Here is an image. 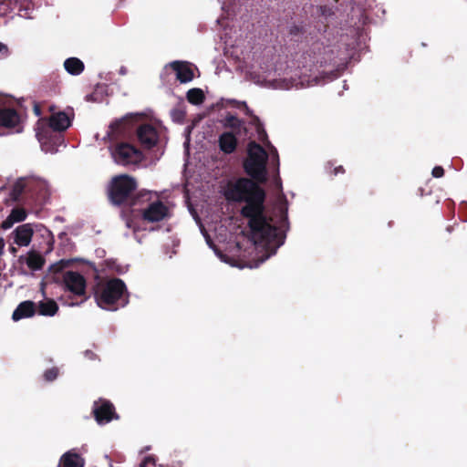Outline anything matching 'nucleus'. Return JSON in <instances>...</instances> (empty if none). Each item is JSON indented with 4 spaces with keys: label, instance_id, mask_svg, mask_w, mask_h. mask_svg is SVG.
<instances>
[{
    "label": "nucleus",
    "instance_id": "dca6fc26",
    "mask_svg": "<svg viewBox=\"0 0 467 467\" xmlns=\"http://www.w3.org/2000/svg\"><path fill=\"white\" fill-rule=\"evenodd\" d=\"M241 0H222L223 15L216 19V23L225 27L228 25L224 23L225 19L234 18L241 11Z\"/></svg>",
    "mask_w": 467,
    "mask_h": 467
},
{
    "label": "nucleus",
    "instance_id": "2eb2a0df",
    "mask_svg": "<svg viewBox=\"0 0 467 467\" xmlns=\"http://www.w3.org/2000/svg\"><path fill=\"white\" fill-rule=\"evenodd\" d=\"M167 211V207L161 202H154L144 209L142 216L150 223L160 222L164 219Z\"/></svg>",
    "mask_w": 467,
    "mask_h": 467
},
{
    "label": "nucleus",
    "instance_id": "5701e85b",
    "mask_svg": "<svg viewBox=\"0 0 467 467\" xmlns=\"http://www.w3.org/2000/svg\"><path fill=\"white\" fill-rule=\"evenodd\" d=\"M222 125L224 128H229L236 130L239 134H241V130H244V133L247 132V128L245 127V122L239 118H237L234 114L228 112L224 118L221 120Z\"/></svg>",
    "mask_w": 467,
    "mask_h": 467
},
{
    "label": "nucleus",
    "instance_id": "a878e982",
    "mask_svg": "<svg viewBox=\"0 0 467 467\" xmlns=\"http://www.w3.org/2000/svg\"><path fill=\"white\" fill-rule=\"evenodd\" d=\"M39 7V5L35 0H26L21 3L18 8V15L26 19H33L34 12Z\"/></svg>",
    "mask_w": 467,
    "mask_h": 467
},
{
    "label": "nucleus",
    "instance_id": "79ce46f5",
    "mask_svg": "<svg viewBox=\"0 0 467 467\" xmlns=\"http://www.w3.org/2000/svg\"><path fill=\"white\" fill-rule=\"evenodd\" d=\"M119 74L120 75H126L127 74V68L125 67H121L119 68Z\"/></svg>",
    "mask_w": 467,
    "mask_h": 467
},
{
    "label": "nucleus",
    "instance_id": "c9c22d12",
    "mask_svg": "<svg viewBox=\"0 0 467 467\" xmlns=\"http://www.w3.org/2000/svg\"><path fill=\"white\" fill-rule=\"evenodd\" d=\"M431 175L434 178H441L444 175V170L441 166H435L431 171Z\"/></svg>",
    "mask_w": 467,
    "mask_h": 467
},
{
    "label": "nucleus",
    "instance_id": "2f4dec72",
    "mask_svg": "<svg viewBox=\"0 0 467 467\" xmlns=\"http://www.w3.org/2000/svg\"><path fill=\"white\" fill-rule=\"evenodd\" d=\"M59 373H60L59 368L52 367V368H47L43 372V378H44L45 381H47V382H53L58 378Z\"/></svg>",
    "mask_w": 467,
    "mask_h": 467
},
{
    "label": "nucleus",
    "instance_id": "49530a36",
    "mask_svg": "<svg viewBox=\"0 0 467 467\" xmlns=\"http://www.w3.org/2000/svg\"><path fill=\"white\" fill-rule=\"evenodd\" d=\"M68 306H79V303H69Z\"/></svg>",
    "mask_w": 467,
    "mask_h": 467
},
{
    "label": "nucleus",
    "instance_id": "e433bc0d",
    "mask_svg": "<svg viewBox=\"0 0 467 467\" xmlns=\"http://www.w3.org/2000/svg\"><path fill=\"white\" fill-rule=\"evenodd\" d=\"M84 357L88 359H90V360H95L97 359V355L91 351V350H86L84 352Z\"/></svg>",
    "mask_w": 467,
    "mask_h": 467
},
{
    "label": "nucleus",
    "instance_id": "f8f14e48",
    "mask_svg": "<svg viewBox=\"0 0 467 467\" xmlns=\"http://www.w3.org/2000/svg\"><path fill=\"white\" fill-rule=\"evenodd\" d=\"M137 137L142 146L150 149L157 144L159 132L152 124L146 123L138 127Z\"/></svg>",
    "mask_w": 467,
    "mask_h": 467
},
{
    "label": "nucleus",
    "instance_id": "412c9836",
    "mask_svg": "<svg viewBox=\"0 0 467 467\" xmlns=\"http://www.w3.org/2000/svg\"><path fill=\"white\" fill-rule=\"evenodd\" d=\"M26 212L22 208H14L9 215L3 221L1 227L4 230L10 229L15 223L24 222L26 219Z\"/></svg>",
    "mask_w": 467,
    "mask_h": 467
},
{
    "label": "nucleus",
    "instance_id": "473e14b6",
    "mask_svg": "<svg viewBox=\"0 0 467 467\" xmlns=\"http://www.w3.org/2000/svg\"><path fill=\"white\" fill-rule=\"evenodd\" d=\"M76 259H61L60 261L51 265L49 266V271L51 273H58L67 267L73 261Z\"/></svg>",
    "mask_w": 467,
    "mask_h": 467
},
{
    "label": "nucleus",
    "instance_id": "4c0bfd02",
    "mask_svg": "<svg viewBox=\"0 0 467 467\" xmlns=\"http://www.w3.org/2000/svg\"><path fill=\"white\" fill-rule=\"evenodd\" d=\"M339 173H344V169L341 165L335 167L333 170V174L336 176Z\"/></svg>",
    "mask_w": 467,
    "mask_h": 467
},
{
    "label": "nucleus",
    "instance_id": "6e6552de",
    "mask_svg": "<svg viewBox=\"0 0 467 467\" xmlns=\"http://www.w3.org/2000/svg\"><path fill=\"white\" fill-rule=\"evenodd\" d=\"M62 288L75 296L86 295L87 282L78 272L67 271L62 275Z\"/></svg>",
    "mask_w": 467,
    "mask_h": 467
},
{
    "label": "nucleus",
    "instance_id": "7c9ffc66",
    "mask_svg": "<svg viewBox=\"0 0 467 467\" xmlns=\"http://www.w3.org/2000/svg\"><path fill=\"white\" fill-rule=\"evenodd\" d=\"M187 99L193 105H200L204 99V95L200 88H192L187 92Z\"/></svg>",
    "mask_w": 467,
    "mask_h": 467
},
{
    "label": "nucleus",
    "instance_id": "bb28decb",
    "mask_svg": "<svg viewBox=\"0 0 467 467\" xmlns=\"http://www.w3.org/2000/svg\"><path fill=\"white\" fill-rule=\"evenodd\" d=\"M201 233L203 235L205 242L207 245L214 252L215 255L223 263L232 265V259H230L226 254H223L213 244L211 236L208 234V233L205 231L203 226L201 225L200 227Z\"/></svg>",
    "mask_w": 467,
    "mask_h": 467
},
{
    "label": "nucleus",
    "instance_id": "37998d69",
    "mask_svg": "<svg viewBox=\"0 0 467 467\" xmlns=\"http://www.w3.org/2000/svg\"><path fill=\"white\" fill-rule=\"evenodd\" d=\"M150 450V446H145L144 448H142L140 451V453L142 454L144 453L145 451H148Z\"/></svg>",
    "mask_w": 467,
    "mask_h": 467
},
{
    "label": "nucleus",
    "instance_id": "b1692460",
    "mask_svg": "<svg viewBox=\"0 0 467 467\" xmlns=\"http://www.w3.org/2000/svg\"><path fill=\"white\" fill-rule=\"evenodd\" d=\"M26 182H30V186H27V193L31 195L39 194L46 192L47 189V182L36 176H26Z\"/></svg>",
    "mask_w": 467,
    "mask_h": 467
},
{
    "label": "nucleus",
    "instance_id": "c756f323",
    "mask_svg": "<svg viewBox=\"0 0 467 467\" xmlns=\"http://www.w3.org/2000/svg\"><path fill=\"white\" fill-rule=\"evenodd\" d=\"M133 118V114H127L126 116L115 119L109 125L112 133H120L126 130L127 122L130 119Z\"/></svg>",
    "mask_w": 467,
    "mask_h": 467
},
{
    "label": "nucleus",
    "instance_id": "a18cd8bd",
    "mask_svg": "<svg viewBox=\"0 0 467 467\" xmlns=\"http://www.w3.org/2000/svg\"><path fill=\"white\" fill-rule=\"evenodd\" d=\"M126 225H127V227H129V228H131V227H132V225H131V222H130V221H127V222H126Z\"/></svg>",
    "mask_w": 467,
    "mask_h": 467
},
{
    "label": "nucleus",
    "instance_id": "6ab92c4d",
    "mask_svg": "<svg viewBox=\"0 0 467 467\" xmlns=\"http://www.w3.org/2000/svg\"><path fill=\"white\" fill-rule=\"evenodd\" d=\"M36 308L35 304L32 301H24L20 303L12 314V319L14 321H19L23 318H28L35 315Z\"/></svg>",
    "mask_w": 467,
    "mask_h": 467
},
{
    "label": "nucleus",
    "instance_id": "aec40b11",
    "mask_svg": "<svg viewBox=\"0 0 467 467\" xmlns=\"http://www.w3.org/2000/svg\"><path fill=\"white\" fill-rule=\"evenodd\" d=\"M218 143L223 152L230 154L235 150L237 140L232 132H223L219 136Z\"/></svg>",
    "mask_w": 467,
    "mask_h": 467
},
{
    "label": "nucleus",
    "instance_id": "c85d7f7f",
    "mask_svg": "<svg viewBox=\"0 0 467 467\" xmlns=\"http://www.w3.org/2000/svg\"><path fill=\"white\" fill-rule=\"evenodd\" d=\"M36 138L41 145V150L46 153L55 154L58 151V145L48 141V137L44 132L36 133Z\"/></svg>",
    "mask_w": 467,
    "mask_h": 467
},
{
    "label": "nucleus",
    "instance_id": "4be33fe9",
    "mask_svg": "<svg viewBox=\"0 0 467 467\" xmlns=\"http://www.w3.org/2000/svg\"><path fill=\"white\" fill-rule=\"evenodd\" d=\"M63 67L66 72L71 76H79L85 69L84 62L76 57L67 58Z\"/></svg>",
    "mask_w": 467,
    "mask_h": 467
},
{
    "label": "nucleus",
    "instance_id": "72a5a7b5",
    "mask_svg": "<svg viewBox=\"0 0 467 467\" xmlns=\"http://www.w3.org/2000/svg\"><path fill=\"white\" fill-rule=\"evenodd\" d=\"M149 464L156 465V461L153 456H145L140 462L139 467H147Z\"/></svg>",
    "mask_w": 467,
    "mask_h": 467
},
{
    "label": "nucleus",
    "instance_id": "1a4fd4ad",
    "mask_svg": "<svg viewBox=\"0 0 467 467\" xmlns=\"http://www.w3.org/2000/svg\"><path fill=\"white\" fill-rule=\"evenodd\" d=\"M226 103L231 104L236 109L243 111L250 118L248 124L254 130V132L259 140H264L266 137L264 125L260 119L254 114L253 110L247 106L245 101L236 99H226Z\"/></svg>",
    "mask_w": 467,
    "mask_h": 467
},
{
    "label": "nucleus",
    "instance_id": "58836bf2",
    "mask_svg": "<svg viewBox=\"0 0 467 467\" xmlns=\"http://www.w3.org/2000/svg\"><path fill=\"white\" fill-rule=\"evenodd\" d=\"M9 253L13 255H16V253H17V248L14 245V244L12 243L10 245H9Z\"/></svg>",
    "mask_w": 467,
    "mask_h": 467
},
{
    "label": "nucleus",
    "instance_id": "7ed1b4c3",
    "mask_svg": "<svg viewBox=\"0 0 467 467\" xmlns=\"http://www.w3.org/2000/svg\"><path fill=\"white\" fill-rule=\"evenodd\" d=\"M274 166L276 174L275 184L282 192V182L279 178V157L275 148H272L268 154L265 150L254 141H251L247 147V158L244 161V167L245 172L258 182H265L267 179L266 163Z\"/></svg>",
    "mask_w": 467,
    "mask_h": 467
},
{
    "label": "nucleus",
    "instance_id": "f257e3e1",
    "mask_svg": "<svg viewBox=\"0 0 467 467\" xmlns=\"http://www.w3.org/2000/svg\"><path fill=\"white\" fill-rule=\"evenodd\" d=\"M358 30L329 28L323 38L296 56L284 70L274 67L268 54L260 49L243 57L242 70L245 78L262 88L289 90L332 80L344 71L357 43Z\"/></svg>",
    "mask_w": 467,
    "mask_h": 467
},
{
    "label": "nucleus",
    "instance_id": "cd10ccee",
    "mask_svg": "<svg viewBox=\"0 0 467 467\" xmlns=\"http://www.w3.org/2000/svg\"><path fill=\"white\" fill-rule=\"evenodd\" d=\"M39 315L53 317L58 310V306L54 300H44L38 303Z\"/></svg>",
    "mask_w": 467,
    "mask_h": 467
},
{
    "label": "nucleus",
    "instance_id": "423d86ee",
    "mask_svg": "<svg viewBox=\"0 0 467 467\" xmlns=\"http://www.w3.org/2000/svg\"><path fill=\"white\" fill-rule=\"evenodd\" d=\"M110 154L114 162L122 166L138 164L143 158L142 152L129 143L115 145L110 148Z\"/></svg>",
    "mask_w": 467,
    "mask_h": 467
},
{
    "label": "nucleus",
    "instance_id": "c03bdc74",
    "mask_svg": "<svg viewBox=\"0 0 467 467\" xmlns=\"http://www.w3.org/2000/svg\"><path fill=\"white\" fill-rule=\"evenodd\" d=\"M35 112H36V115L40 114V109H38L37 106L35 107Z\"/></svg>",
    "mask_w": 467,
    "mask_h": 467
},
{
    "label": "nucleus",
    "instance_id": "20e7f679",
    "mask_svg": "<svg viewBox=\"0 0 467 467\" xmlns=\"http://www.w3.org/2000/svg\"><path fill=\"white\" fill-rule=\"evenodd\" d=\"M97 305L108 311H116L129 303V293L125 283L119 278L109 280L95 293Z\"/></svg>",
    "mask_w": 467,
    "mask_h": 467
},
{
    "label": "nucleus",
    "instance_id": "9b49d317",
    "mask_svg": "<svg viewBox=\"0 0 467 467\" xmlns=\"http://www.w3.org/2000/svg\"><path fill=\"white\" fill-rule=\"evenodd\" d=\"M73 118L74 113L71 109L67 111H57L50 115L48 125L52 130L62 132L71 126Z\"/></svg>",
    "mask_w": 467,
    "mask_h": 467
},
{
    "label": "nucleus",
    "instance_id": "9d476101",
    "mask_svg": "<svg viewBox=\"0 0 467 467\" xmlns=\"http://www.w3.org/2000/svg\"><path fill=\"white\" fill-rule=\"evenodd\" d=\"M93 413L97 422L100 425L107 424L113 419H118L113 404L103 399L94 402Z\"/></svg>",
    "mask_w": 467,
    "mask_h": 467
},
{
    "label": "nucleus",
    "instance_id": "f03ea898",
    "mask_svg": "<svg viewBox=\"0 0 467 467\" xmlns=\"http://www.w3.org/2000/svg\"><path fill=\"white\" fill-rule=\"evenodd\" d=\"M221 188L228 202H245L241 213L247 219L251 241L256 247L265 251L258 263L253 266L258 267L260 264L275 254L285 244L286 233L290 228L287 200L281 192L273 213L268 215L264 206L265 194L253 181L246 178L232 179Z\"/></svg>",
    "mask_w": 467,
    "mask_h": 467
},
{
    "label": "nucleus",
    "instance_id": "a211bd4d",
    "mask_svg": "<svg viewBox=\"0 0 467 467\" xmlns=\"http://www.w3.org/2000/svg\"><path fill=\"white\" fill-rule=\"evenodd\" d=\"M85 459L78 452L77 449H71L63 453L59 459L57 467H84Z\"/></svg>",
    "mask_w": 467,
    "mask_h": 467
},
{
    "label": "nucleus",
    "instance_id": "f704fd0d",
    "mask_svg": "<svg viewBox=\"0 0 467 467\" xmlns=\"http://www.w3.org/2000/svg\"><path fill=\"white\" fill-rule=\"evenodd\" d=\"M9 54L8 47L5 44L0 42V58L4 59L8 57Z\"/></svg>",
    "mask_w": 467,
    "mask_h": 467
},
{
    "label": "nucleus",
    "instance_id": "4468645a",
    "mask_svg": "<svg viewBox=\"0 0 467 467\" xmlns=\"http://www.w3.org/2000/svg\"><path fill=\"white\" fill-rule=\"evenodd\" d=\"M168 68H171L172 71H174L176 78L181 83L190 82L193 78V71L187 62L175 60L167 64L164 67V70L166 71Z\"/></svg>",
    "mask_w": 467,
    "mask_h": 467
},
{
    "label": "nucleus",
    "instance_id": "393cba45",
    "mask_svg": "<svg viewBox=\"0 0 467 467\" xmlns=\"http://www.w3.org/2000/svg\"><path fill=\"white\" fill-rule=\"evenodd\" d=\"M28 183L26 177L18 178L11 189V199L13 201H18L23 193H27V186H30Z\"/></svg>",
    "mask_w": 467,
    "mask_h": 467
},
{
    "label": "nucleus",
    "instance_id": "39448f33",
    "mask_svg": "<svg viewBox=\"0 0 467 467\" xmlns=\"http://www.w3.org/2000/svg\"><path fill=\"white\" fill-rule=\"evenodd\" d=\"M137 183L134 178L129 175H119L112 179L109 197L114 204L127 203L130 206L140 204L149 200L150 192H140L134 199H130L131 192L136 189Z\"/></svg>",
    "mask_w": 467,
    "mask_h": 467
},
{
    "label": "nucleus",
    "instance_id": "0eeeda50",
    "mask_svg": "<svg viewBox=\"0 0 467 467\" xmlns=\"http://www.w3.org/2000/svg\"><path fill=\"white\" fill-rule=\"evenodd\" d=\"M8 102L9 99L0 95V126L20 133L23 131L22 117Z\"/></svg>",
    "mask_w": 467,
    "mask_h": 467
},
{
    "label": "nucleus",
    "instance_id": "a19ab883",
    "mask_svg": "<svg viewBox=\"0 0 467 467\" xmlns=\"http://www.w3.org/2000/svg\"><path fill=\"white\" fill-rule=\"evenodd\" d=\"M189 144H190V135L187 134L186 140L184 141V147H185L186 150H188Z\"/></svg>",
    "mask_w": 467,
    "mask_h": 467
},
{
    "label": "nucleus",
    "instance_id": "de8ad7c7",
    "mask_svg": "<svg viewBox=\"0 0 467 467\" xmlns=\"http://www.w3.org/2000/svg\"><path fill=\"white\" fill-rule=\"evenodd\" d=\"M4 134L3 133H0V136H3Z\"/></svg>",
    "mask_w": 467,
    "mask_h": 467
},
{
    "label": "nucleus",
    "instance_id": "f3484780",
    "mask_svg": "<svg viewBox=\"0 0 467 467\" xmlns=\"http://www.w3.org/2000/svg\"><path fill=\"white\" fill-rule=\"evenodd\" d=\"M19 262L25 263L31 271L36 272L43 268L46 259L36 250H30L26 255L19 257Z\"/></svg>",
    "mask_w": 467,
    "mask_h": 467
},
{
    "label": "nucleus",
    "instance_id": "ddd939ff",
    "mask_svg": "<svg viewBox=\"0 0 467 467\" xmlns=\"http://www.w3.org/2000/svg\"><path fill=\"white\" fill-rule=\"evenodd\" d=\"M34 234L32 223L18 225L10 234L13 244L18 247H26L30 244Z\"/></svg>",
    "mask_w": 467,
    "mask_h": 467
},
{
    "label": "nucleus",
    "instance_id": "ea45409f",
    "mask_svg": "<svg viewBox=\"0 0 467 467\" xmlns=\"http://www.w3.org/2000/svg\"><path fill=\"white\" fill-rule=\"evenodd\" d=\"M5 245V242L4 238L2 236H0V256L4 253Z\"/></svg>",
    "mask_w": 467,
    "mask_h": 467
}]
</instances>
